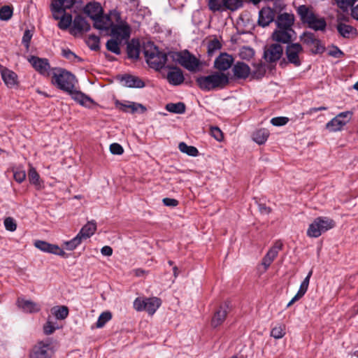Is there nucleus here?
Returning a JSON list of instances; mask_svg holds the SVG:
<instances>
[{
  "mask_svg": "<svg viewBox=\"0 0 358 358\" xmlns=\"http://www.w3.org/2000/svg\"><path fill=\"white\" fill-rule=\"evenodd\" d=\"M52 84L68 94L76 87L78 80L70 71L59 67L51 70Z\"/></svg>",
  "mask_w": 358,
  "mask_h": 358,
  "instance_id": "1",
  "label": "nucleus"
},
{
  "mask_svg": "<svg viewBox=\"0 0 358 358\" xmlns=\"http://www.w3.org/2000/svg\"><path fill=\"white\" fill-rule=\"evenodd\" d=\"M196 82L201 90L211 91L225 87L229 83V78L224 73L214 72L208 76L198 77Z\"/></svg>",
  "mask_w": 358,
  "mask_h": 358,
  "instance_id": "2",
  "label": "nucleus"
},
{
  "mask_svg": "<svg viewBox=\"0 0 358 358\" xmlns=\"http://www.w3.org/2000/svg\"><path fill=\"white\" fill-rule=\"evenodd\" d=\"M144 55L148 64L156 70L162 69L167 61V55L160 52L153 43L144 47Z\"/></svg>",
  "mask_w": 358,
  "mask_h": 358,
  "instance_id": "3",
  "label": "nucleus"
},
{
  "mask_svg": "<svg viewBox=\"0 0 358 358\" xmlns=\"http://www.w3.org/2000/svg\"><path fill=\"white\" fill-rule=\"evenodd\" d=\"M335 222L328 217H318L309 225L307 236L311 238H317L322 234L334 228Z\"/></svg>",
  "mask_w": 358,
  "mask_h": 358,
  "instance_id": "4",
  "label": "nucleus"
},
{
  "mask_svg": "<svg viewBox=\"0 0 358 358\" xmlns=\"http://www.w3.org/2000/svg\"><path fill=\"white\" fill-rule=\"evenodd\" d=\"M133 306L136 311H146L152 315L161 306V300L157 297H137Z\"/></svg>",
  "mask_w": 358,
  "mask_h": 358,
  "instance_id": "5",
  "label": "nucleus"
},
{
  "mask_svg": "<svg viewBox=\"0 0 358 358\" xmlns=\"http://www.w3.org/2000/svg\"><path fill=\"white\" fill-rule=\"evenodd\" d=\"M349 20V17L343 14L338 15L336 19V30L340 36L344 38H353L358 35L357 29L347 23Z\"/></svg>",
  "mask_w": 358,
  "mask_h": 358,
  "instance_id": "6",
  "label": "nucleus"
},
{
  "mask_svg": "<svg viewBox=\"0 0 358 358\" xmlns=\"http://www.w3.org/2000/svg\"><path fill=\"white\" fill-rule=\"evenodd\" d=\"M352 113L350 111H345L338 113L335 117L326 124V129L331 132H336L342 130L351 120Z\"/></svg>",
  "mask_w": 358,
  "mask_h": 358,
  "instance_id": "7",
  "label": "nucleus"
},
{
  "mask_svg": "<svg viewBox=\"0 0 358 358\" xmlns=\"http://www.w3.org/2000/svg\"><path fill=\"white\" fill-rule=\"evenodd\" d=\"M176 56L179 64L189 71H196L200 65L199 60L187 50L177 52Z\"/></svg>",
  "mask_w": 358,
  "mask_h": 358,
  "instance_id": "8",
  "label": "nucleus"
},
{
  "mask_svg": "<svg viewBox=\"0 0 358 358\" xmlns=\"http://www.w3.org/2000/svg\"><path fill=\"white\" fill-rule=\"evenodd\" d=\"M117 22L116 24L113 23L110 27V35L113 38L126 43L131 35V27L126 22L118 21Z\"/></svg>",
  "mask_w": 358,
  "mask_h": 358,
  "instance_id": "9",
  "label": "nucleus"
},
{
  "mask_svg": "<svg viewBox=\"0 0 358 358\" xmlns=\"http://www.w3.org/2000/svg\"><path fill=\"white\" fill-rule=\"evenodd\" d=\"M303 49L299 43H292L287 45L285 55L289 63L295 66H299L301 64L300 55L303 53Z\"/></svg>",
  "mask_w": 358,
  "mask_h": 358,
  "instance_id": "10",
  "label": "nucleus"
},
{
  "mask_svg": "<svg viewBox=\"0 0 358 358\" xmlns=\"http://www.w3.org/2000/svg\"><path fill=\"white\" fill-rule=\"evenodd\" d=\"M112 17H114L115 20L118 22V20H120V15L115 10L110 12V16L104 15L103 13H102V14L99 15L97 17L93 20L94 27L102 31L108 30L111 27L113 23L111 21Z\"/></svg>",
  "mask_w": 358,
  "mask_h": 358,
  "instance_id": "11",
  "label": "nucleus"
},
{
  "mask_svg": "<svg viewBox=\"0 0 358 358\" xmlns=\"http://www.w3.org/2000/svg\"><path fill=\"white\" fill-rule=\"evenodd\" d=\"M29 62L33 68L40 74L48 76L51 74V67L48 59L31 56L28 58Z\"/></svg>",
  "mask_w": 358,
  "mask_h": 358,
  "instance_id": "12",
  "label": "nucleus"
},
{
  "mask_svg": "<svg viewBox=\"0 0 358 358\" xmlns=\"http://www.w3.org/2000/svg\"><path fill=\"white\" fill-rule=\"evenodd\" d=\"M115 106L124 113H138L143 114L146 112L147 108L141 103L125 101L120 102V101H115Z\"/></svg>",
  "mask_w": 358,
  "mask_h": 358,
  "instance_id": "13",
  "label": "nucleus"
},
{
  "mask_svg": "<svg viewBox=\"0 0 358 358\" xmlns=\"http://www.w3.org/2000/svg\"><path fill=\"white\" fill-rule=\"evenodd\" d=\"M273 41L282 43L289 44L296 39V34L293 29H277L272 34Z\"/></svg>",
  "mask_w": 358,
  "mask_h": 358,
  "instance_id": "14",
  "label": "nucleus"
},
{
  "mask_svg": "<svg viewBox=\"0 0 358 358\" xmlns=\"http://www.w3.org/2000/svg\"><path fill=\"white\" fill-rule=\"evenodd\" d=\"M283 53L281 45L273 43L265 48L264 57L268 62H275L280 59Z\"/></svg>",
  "mask_w": 358,
  "mask_h": 358,
  "instance_id": "15",
  "label": "nucleus"
},
{
  "mask_svg": "<svg viewBox=\"0 0 358 358\" xmlns=\"http://www.w3.org/2000/svg\"><path fill=\"white\" fill-rule=\"evenodd\" d=\"M34 246L42 252L54 254L61 257H64L66 253L63 249L57 245L51 244L44 241H36Z\"/></svg>",
  "mask_w": 358,
  "mask_h": 358,
  "instance_id": "16",
  "label": "nucleus"
},
{
  "mask_svg": "<svg viewBox=\"0 0 358 358\" xmlns=\"http://www.w3.org/2000/svg\"><path fill=\"white\" fill-rule=\"evenodd\" d=\"M229 310V306L227 302L220 306L219 308L215 311L211 320V325L213 327L216 328L224 322Z\"/></svg>",
  "mask_w": 358,
  "mask_h": 358,
  "instance_id": "17",
  "label": "nucleus"
},
{
  "mask_svg": "<svg viewBox=\"0 0 358 358\" xmlns=\"http://www.w3.org/2000/svg\"><path fill=\"white\" fill-rule=\"evenodd\" d=\"M66 8H61L59 13H54L53 8H51L52 16L55 20H59L58 27L59 29L65 30L69 27L72 22V16L70 14H66L65 10Z\"/></svg>",
  "mask_w": 358,
  "mask_h": 358,
  "instance_id": "18",
  "label": "nucleus"
},
{
  "mask_svg": "<svg viewBox=\"0 0 358 358\" xmlns=\"http://www.w3.org/2000/svg\"><path fill=\"white\" fill-rule=\"evenodd\" d=\"M69 94L71 95L73 100L84 107L90 108L92 105L95 104V102L92 99L80 91L77 90L76 87L69 93Z\"/></svg>",
  "mask_w": 358,
  "mask_h": 358,
  "instance_id": "19",
  "label": "nucleus"
},
{
  "mask_svg": "<svg viewBox=\"0 0 358 358\" xmlns=\"http://www.w3.org/2000/svg\"><path fill=\"white\" fill-rule=\"evenodd\" d=\"M50 345L39 342L31 350L29 358H50Z\"/></svg>",
  "mask_w": 358,
  "mask_h": 358,
  "instance_id": "20",
  "label": "nucleus"
},
{
  "mask_svg": "<svg viewBox=\"0 0 358 358\" xmlns=\"http://www.w3.org/2000/svg\"><path fill=\"white\" fill-rule=\"evenodd\" d=\"M234 62V58L227 53H221L215 60L214 66L219 71L228 70Z\"/></svg>",
  "mask_w": 358,
  "mask_h": 358,
  "instance_id": "21",
  "label": "nucleus"
},
{
  "mask_svg": "<svg viewBox=\"0 0 358 358\" xmlns=\"http://www.w3.org/2000/svg\"><path fill=\"white\" fill-rule=\"evenodd\" d=\"M170 69V71L167 73L166 78L169 83L172 85H180L185 80L183 73L181 69L178 67L167 66Z\"/></svg>",
  "mask_w": 358,
  "mask_h": 358,
  "instance_id": "22",
  "label": "nucleus"
},
{
  "mask_svg": "<svg viewBox=\"0 0 358 358\" xmlns=\"http://www.w3.org/2000/svg\"><path fill=\"white\" fill-rule=\"evenodd\" d=\"M294 22V15L287 13H281L278 15L275 20L277 29H292Z\"/></svg>",
  "mask_w": 358,
  "mask_h": 358,
  "instance_id": "23",
  "label": "nucleus"
},
{
  "mask_svg": "<svg viewBox=\"0 0 358 358\" xmlns=\"http://www.w3.org/2000/svg\"><path fill=\"white\" fill-rule=\"evenodd\" d=\"M274 11L268 8L264 7L259 12L258 24L265 27L268 26L274 20Z\"/></svg>",
  "mask_w": 358,
  "mask_h": 358,
  "instance_id": "24",
  "label": "nucleus"
},
{
  "mask_svg": "<svg viewBox=\"0 0 358 358\" xmlns=\"http://www.w3.org/2000/svg\"><path fill=\"white\" fill-rule=\"evenodd\" d=\"M17 304L20 308L27 313H37L41 310V306L38 303L31 300H25L22 298L17 299Z\"/></svg>",
  "mask_w": 358,
  "mask_h": 358,
  "instance_id": "25",
  "label": "nucleus"
},
{
  "mask_svg": "<svg viewBox=\"0 0 358 358\" xmlns=\"http://www.w3.org/2000/svg\"><path fill=\"white\" fill-rule=\"evenodd\" d=\"M84 13L92 20L97 17L103 13V8L99 3L90 2L84 8Z\"/></svg>",
  "mask_w": 358,
  "mask_h": 358,
  "instance_id": "26",
  "label": "nucleus"
},
{
  "mask_svg": "<svg viewBox=\"0 0 358 358\" xmlns=\"http://www.w3.org/2000/svg\"><path fill=\"white\" fill-rule=\"evenodd\" d=\"M122 85L127 87L142 88L145 86L144 82L137 76L124 75L121 78Z\"/></svg>",
  "mask_w": 358,
  "mask_h": 358,
  "instance_id": "27",
  "label": "nucleus"
},
{
  "mask_svg": "<svg viewBox=\"0 0 358 358\" xmlns=\"http://www.w3.org/2000/svg\"><path fill=\"white\" fill-rule=\"evenodd\" d=\"M1 76L7 87L10 88L17 87V75L14 71L6 69L1 71Z\"/></svg>",
  "mask_w": 358,
  "mask_h": 358,
  "instance_id": "28",
  "label": "nucleus"
},
{
  "mask_svg": "<svg viewBox=\"0 0 358 358\" xmlns=\"http://www.w3.org/2000/svg\"><path fill=\"white\" fill-rule=\"evenodd\" d=\"M234 75L238 78H246L250 73L249 66L244 62H238L236 63L233 67Z\"/></svg>",
  "mask_w": 358,
  "mask_h": 358,
  "instance_id": "29",
  "label": "nucleus"
},
{
  "mask_svg": "<svg viewBox=\"0 0 358 358\" xmlns=\"http://www.w3.org/2000/svg\"><path fill=\"white\" fill-rule=\"evenodd\" d=\"M96 230V224L94 221L88 222L85 225H84L78 235L80 237V238L83 240H86L91 237Z\"/></svg>",
  "mask_w": 358,
  "mask_h": 358,
  "instance_id": "30",
  "label": "nucleus"
},
{
  "mask_svg": "<svg viewBox=\"0 0 358 358\" xmlns=\"http://www.w3.org/2000/svg\"><path fill=\"white\" fill-rule=\"evenodd\" d=\"M296 10L303 23L308 24L315 15L312 9L306 5L299 6Z\"/></svg>",
  "mask_w": 358,
  "mask_h": 358,
  "instance_id": "31",
  "label": "nucleus"
},
{
  "mask_svg": "<svg viewBox=\"0 0 358 358\" xmlns=\"http://www.w3.org/2000/svg\"><path fill=\"white\" fill-rule=\"evenodd\" d=\"M73 28L78 31H88L90 30V24L82 16H76L73 21Z\"/></svg>",
  "mask_w": 358,
  "mask_h": 358,
  "instance_id": "32",
  "label": "nucleus"
},
{
  "mask_svg": "<svg viewBox=\"0 0 358 358\" xmlns=\"http://www.w3.org/2000/svg\"><path fill=\"white\" fill-rule=\"evenodd\" d=\"M76 3V0H53L51 8H53L54 13H58L61 8H71Z\"/></svg>",
  "mask_w": 358,
  "mask_h": 358,
  "instance_id": "33",
  "label": "nucleus"
},
{
  "mask_svg": "<svg viewBox=\"0 0 358 358\" xmlns=\"http://www.w3.org/2000/svg\"><path fill=\"white\" fill-rule=\"evenodd\" d=\"M269 136V131L266 129H260L253 133L252 139L259 145L264 144Z\"/></svg>",
  "mask_w": 358,
  "mask_h": 358,
  "instance_id": "34",
  "label": "nucleus"
},
{
  "mask_svg": "<svg viewBox=\"0 0 358 358\" xmlns=\"http://www.w3.org/2000/svg\"><path fill=\"white\" fill-rule=\"evenodd\" d=\"M283 243L281 241H276L273 245L268 250L267 253L265 255L267 258L271 259L272 262L277 257L279 252L282 249Z\"/></svg>",
  "mask_w": 358,
  "mask_h": 358,
  "instance_id": "35",
  "label": "nucleus"
},
{
  "mask_svg": "<svg viewBox=\"0 0 358 358\" xmlns=\"http://www.w3.org/2000/svg\"><path fill=\"white\" fill-rule=\"evenodd\" d=\"M308 27L315 30H324L326 28L327 23L324 18L318 17L316 15L308 24Z\"/></svg>",
  "mask_w": 358,
  "mask_h": 358,
  "instance_id": "36",
  "label": "nucleus"
},
{
  "mask_svg": "<svg viewBox=\"0 0 358 358\" xmlns=\"http://www.w3.org/2000/svg\"><path fill=\"white\" fill-rule=\"evenodd\" d=\"M51 311L58 320H64L69 315V309L64 306L53 307Z\"/></svg>",
  "mask_w": 358,
  "mask_h": 358,
  "instance_id": "37",
  "label": "nucleus"
},
{
  "mask_svg": "<svg viewBox=\"0 0 358 358\" xmlns=\"http://www.w3.org/2000/svg\"><path fill=\"white\" fill-rule=\"evenodd\" d=\"M166 109L173 113L182 114L185 112V105L182 102L166 104Z\"/></svg>",
  "mask_w": 358,
  "mask_h": 358,
  "instance_id": "38",
  "label": "nucleus"
},
{
  "mask_svg": "<svg viewBox=\"0 0 358 358\" xmlns=\"http://www.w3.org/2000/svg\"><path fill=\"white\" fill-rule=\"evenodd\" d=\"M178 148L181 152L185 153L189 156L196 157L199 154V151L196 148L188 145L184 142L179 143Z\"/></svg>",
  "mask_w": 358,
  "mask_h": 358,
  "instance_id": "39",
  "label": "nucleus"
},
{
  "mask_svg": "<svg viewBox=\"0 0 358 358\" xmlns=\"http://www.w3.org/2000/svg\"><path fill=\"white\" fill-rule=\"evenodd\" d=\"M122 43V42L112 37L110 40H108L106 43V48L116 54L120 55V45Z\"/></svg>",
  "mask_w": 358,
  "mask_h": 358,
  "instance_id": "40",
  "label": "nucleus"
},
{
  "mask_svg": "<svg viewBox=\"0 0 358 358\" xmlns=\"http://www.w3.org/2000/svg\"><path fill=\"white\" fill-rule=\"evenodd\" d=\"M208 8L213 12L225 10V0H208Z\"/></svg>",
  "mask_w": 358,
  "mask_h": 358,
  "instance_id": "41",
  "label": "nucleus"
},
{
  "mask_svg": "<svg viewBox=\"0 0 358 358\" xmlns=\"http://www.w3.org/2000/svg\"><path fill=\"white\" fill-rule=\"evenodd\" d=\"M28 178L29 182L31 184L35 185L36 187H41L40 176L37 173L36 169L34 168L33 166H30V169L28 172Z\"/></svg>",
  "mask_w": 358,
  "mask_h": 358,
  "instance_id": "42",
  "label": "nucleus"
},
{
  "mask_svg": "<svg viewBox=\"0 0 358 358\" xmlns=\"http://www.w3.org/2000/svg\"><path fill=\"white\" fill-rule=\"evenodd\" d=\"M285 335V326L284 324H277L271 329V336L275 339L282 338Z\"/></svg>",
  "mask_w": 358,
  "mask_h": 358,
  "instance_id": "43",
  "label": "nucleus"
},
{
  "mask_svg": "<svg viewBox=\"0 0 358 358\" xmlns=\"http://www.w3.org/2000/svg\"><path fill=\"white\" fill-rule=\"evenodd\" d=\"M86 43L91 50H96L99 48V37L94 34L90 35L86 40Z\"/></svg>",
  "mask_w": 358,
  "mask_h": 358,
  "instance_id": "44",
  "label": "nucleus"
},
{
  "mask_svg": "<svg viewBox=\"0 0 358 358\" xmlns=\"http://www.w3.org/2000/svg\"><path fill=\"white\" fill-rule=\"evenodd\" d=\"M112 318V314L109 311H106L102 313L96 322V326L97 328H101L103 327L106 322L110 321Z\"/></svg>",
  "mask_w": 358,
  "mask_h": 358,
  "instance_id": "45",
  "label": "nucleus"
},
{
  "mask_svg": "<svg viewBox=\"0 0 358 358\" xmlns=\"http://www.w3.org/2000/svg\"><path fill=\"white\" fill-rule=\"evenodd\" d=\"M312 274H313V271L310 270L308 272L307 276L304 278L303 282L301 283L300 287L297 292L299 295H301L302 296H303L304 294H306V292H307L308 285H309V282H310V278Z\"/></svg>",
  "mask_w": 358,
  "mask_h": 358,
  "instance_id": "46",
  "label": "nucleus"
},
{
  "mask_svg": "<svg viewBox=\"0 0 358 358\" xmlns=\"http://www.w3.org/2000/svg\"><path fill=\"white\" fill-rule=\"evenodd\" d=\"M83 240L77 234L70 241H66L64 243L65 248L68 250H73L76 248L80 243Z\"/></svg>",
  "mask_w": 358,
  "mask_h": 358,
  "instance_id": "47",
  "label": "nucleus"
},
{
  "mask_svg": "<svg viewBox=\"0 0 358 358\" xmlns=\"http://www.w3.org/2000/svg\"><path fill=\"white\" fill-rule=\"evenodd\" d=\"M242 0H225V9L236 10L243 6Z\"/></svg>",
  "mask_w": 358,
  "mask_h": 358,
  "instance_id": "48",
  "label": "nucleus"
},
{
  "mask_svg": "<svg viewBox=\"0 0 358 358\" xmlns=\"http://www.w3.org/2000/svg\"><path fill=\"white\" fill-rule=\"evenodd\" d=\"M13 15V8L9 6H3L0 8V20L7 21Z\"/></svg>",
  "mask_w": 358,
  "mask_h": 358,
  "instance_id": "49",
  "label": "nucleus"
},
{
  "mask_svg": "<svg viewBox=\"0 0 358 358\" xmlns=\"http://www.w3.org/2000/svg\"><path fill=\"white\" fill-rule=\"evenodd\" d=\"M304 41L308 44H313L317 46V52H322L324 50V48L322 46H319L320 41L315 38L313 34H308L305 35Z\"/></svg>",
  "mask_w": 358,
  "mask_h": 358,
  "instance_id": "50",
  "label": "nucleus"
},
{
  "mask_svg": "<svg viewBox=\"0 0 358 358\" xmlns=\"http://www.w3.org/2000/svg\"><path fill=\"white\" fill-rule=\"evenodd\" d=\"M221 48V44L217 39L210 41L208 44V55L212 56Z\"/></svg>",
  "mask_w": 358,
  "mask_h": 358,
  "instance_id": "51",
  "label": "nucleus"
},
{
  "mask_svg": "<svg viewBox=\"0 0 358 358\" xmlns=\"http://www.w3.org/2000/svg\"><path fill=\"white\" fill-rule=\"evenodd\" d=\"M239 55L243 59H250L254 56L255 51L252 48L243 47L240 50Z\"/></svg>",
  "mask_w": 358,
  "mask_h": 358,
  "instance_id": "52",
  "label": "nucleus"
},
{
  "mask_svg": "<svg viewBox=\"0 0 358 358\" xmlns=\"http://www.w3.org/2000/svg\"><path fill=\"white\" fill-rule=\"evenodd\" d=\"M139 53L140 52L138 47L130 43L127 45V54L129 57L138 59L139 57Z\"/></svg>",
  "mask_w": 358,
  "mask_h": 358,
  "instance_id": "53",
  "label": "nucleus"
},
{
  "mask_svg": "<svg viewBox=\"0 0 358 358\" xmlns=\"http://www.w3.org/2000/svg\"><path fill=\"white\" fill-rule=\"evenodd\" d=\"M3 224L7 231H15L17 229V224L13 217H6L4 220Z\"/></svg>",
  "mask_w": 358,
  "mask_h": 358,
  "instance_id": "54",
  "label": "nucleus"
},
{
  "mask_svg": "<svg viewBox=\"0 0 358 358\" xmlns=\"http://www.w3.org/2000/svg\"><path fill=\"white\" fill-rule=\"evenodd\" d=\"M289 121V119L286 117H276L271 120V123L277 127L283 126L286 124Z\"/></svg>",
  "mask_w": 358,
  "mask_h": 358,
  "instance_id": "55",
  "label": "nucleus"
},
{
  "mask_svg": "<svg viewBox=\"0 0 358 358\" xmlns=\"http://www.w3.org/2000/svg\"><path fill=\"white\" fill-rule=\"evenodd\" d=\"M110 151L113 155H120L123 153L124 149L119 143H114L110 145Z\"/></svg>",
  "mask_w": 358,
  "mask_h": 358,
  "instance_id": "56",
  "label": "nucleus"
},
{
  "mask_svg": "<svg viewBox=\"0 0 358 358\" xmlns=\"http://www.w3.org/2000/svg\"><path fill=\"white\" fill-rule=\"evenodd\" d=\"M13 176L16 182H17L18 183H21L26 178L25 171L21 169L16 170L14 172Z\"/></svg>",
  "mask_w": 358,
  "mask_h": 358,
  "instance_id": "57",
  "label": "nucleus"
},
{
  "mask_svg": "<svg viewBox=\"0 0 358 358\" xmlns=\"http://www.w3.org/2000/svg\"><path fill=\"white\" fill-rule=\"evenodd\" d=\"M32 36H33V34L30 30L27 29V30H25V31L24 32L22 42L25 45V47L27 48H28L29 46V43L31 41Z\"/></svg>",
  "mask_w": 358,
  "mask_h": 358,
  "instance_id": "58",
  "label": "nucleus"
},
{
  "mask_svg": "<svg viewBox=\"0 0 358 358\" xmlns=\"http://www.w3.org/2000/svg\"><path fill=\"white\" fill-rule=\"evenodd\" d=\"M57 327L50 321H48L43 327L44 333L46 335L52 334Z\"/></svg>",
  "mask_w": 358,
  "mask_h": 358,
  "instance_id": "59",
  "label": "nucleus"
},
{
  "mask_svg": "<svg viewBox=\"0 0 358 358\" xmlns=\"http://www.w3.org/2000/svg\"><path fill=\"white\" fill-rule=\"evenodd\" d=\"M162 202L164 205L169 207H176L178 205V201L171 198H164Z\"/></svg>",
  "mask_w": 358,
  "mask_h": 358,
  "instance_id": "60",
  "label": "nucleus"
},
{
  "mask_svg": "<svg viewBox=\"0 0 358 358\" xmlns=\"http://www.w3.org/2000/svg\"><path fill=\"white\" fill-rule=\"evenodd\" d=\"M212 136L217 140L221 141L222 138V132L218 127H213L211 129Z\"/></svg>",
  "mask_w": 358,
  "mask_h": 358,
  "instance_id": "61",
  "label": "nucleus"
},
{
  "mask_svg": "<svg viewBox=\"0 0 358 358\" xmlns=\"http://www.w3.org/2000/svg\"><path fill=\"white\" fill-rule=\"evenodd\" d=\"M259 210L262 214L268 215L271 212V208L266 206L264 203H258Z\"/></svg>",
  "mask_w": 358,
  "mask_h": 358,
  "instance_id": "62",
  "label": "nucleus"
},
{
  "mask_svg": "<svg viewBox=\"0 0 358 358\" xmlns=\"http://www.w3.org/2000/svg\"><path fill=\"white\" fill-rule=\"evenodd\" d=\"M62 55L68 59L72 60L74 58H77V56L71 52L69 49H64L62 50Z\"/></svg>",
  "mask_w": 358,
  "mask_h": 358,
  "instance_id": "63",
  "label": "nucleus"
},
{
  "mask_svg": "<svg viewBox=\"0 0 358 358\" xmlns=\"http://www.w3.org/2000/svg\"><path fill=\"white\" fill-rule=\"evenodd\" d=\"M101 252L103 256L110 257L113 254V249L111 247L106 245L101 249Z\"/></svg>",
  "mask_w": 358,
  "mask_h": 358,
  "instance_id": "64",
  "label": "nucleus"
}]
</instances>
